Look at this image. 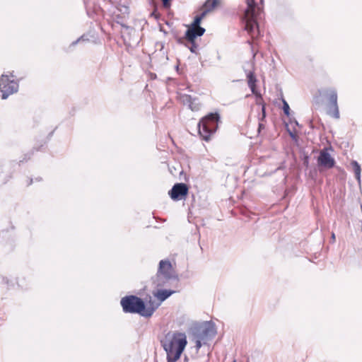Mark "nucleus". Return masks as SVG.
<instances>
[{"label":"nucleus","instance_id":"obj_22","mask_svg":"<svg viewBox=\"0 0 362 362\" xmlns=\"http://www.w3.org/2000/svg\"><path fill=\"white\" fill-rule=\"evenodd\" d=\"M283 102H284V106H283L284 112L285 115H288L289 110H290L289 105L285 100H283Z\"/></svg>","mask_w":362,"mask_h":362},{"label":"nucleus","instance_id":"obj_26","mask_svg":"<svg viewBox=\"0 0 362 362\" xmlns=\"http://www.w3.org/2000/svg\"><path fill=\"white\" fill-rule=\"evenodd\" d=\"M235 362V361H234Z\"/></svg>","mask_w":362,"mask_h":362},{"label":"nucleus","instance_id":"obj_14","mask_svg":"<svg viewBox=\"0 0 362 362\" xmlns=\"http://www.w3.org/2000/svg\"><path fill=\"white\" fill-rule=\"evenodd\" d=\"M247 79L248 86L251 89L252 93L253 94L256 95L257 94V91H256V82H257V79H256V77H255V74L252 72H250L247 75Z\"/></svg>","mask_w":362,"mask_h":362},{"label":"nucleus","instance_id":"obj_16","mask_svg":"<svg viewBox=\"0 0 362 362\" xmlns=\"http://www.w3.org/2000/svg\"><path fill=\"white\" fill-rule=\"evenodd\" d=\"M206 15L202 11H200V13L197 15L192 21V23L190 24V25L194 26V27H201L200 23H202V21L204 18V17Z\"/></svg>","mask_w":362,"mask_h":362},{"label":"nucleus","instance_id":"obj_15","mask_svg":"<svg viewBox=\"0 0 362 362\" xmlns=\"http://www.w3.org/2000/svg\"><path fill=\"white\" fill-rule=\"evenodd\" d=\"M175 291H168V290H158L156 293V296L158 299L162 302L167 299L170 296H171Z\"/></svg>","mask_w":362,"mask_h":362},{"label":"nucleus","instance_id":"obj_20","mask_svg":"<svg viewBox=\"0 0 362 362\" xmlns=\"http://www.w3.org/2000/svg\"><path fill=\"white\" fill-rule=\"evenodd\" d=\"M190 46H189V49L193 53H195L197 50L198 45H197L195 40L193 42H189Z\"/></svg>","mask_w":362,"mask_h":362},{"label":"nucleus","instance_id":"obj_21","mask_svg":"<svg viewBox=\"0 0 362 362\" xmlns=\"http://www.w3.org/2000/svg\"><path fill=\"white\" fill-rule=\"evenodd\" d=\"M173 0H161L163 6L165 8H170Z\"/></svg>","mask_w":362,"mask_h":362},{"label":"nucleus","instance_id":"obj_9","mask_svg":"<svg viewBox=\"0 0 362 362\" xmlns=\"http://www.w3.org/2000/svg\"><path fill=\"white\" fill-rule=\"evenodd\" d=\"M335 160L329 153L327 148H323L320 151L317 158V165L325 169H330L334 166Z\"/></svg>","mask_w":362,"mask_h":362},{"label":"nucleus","instance_id":"obj_18","mask_svg":"<svg viewBox=\"0 0 362 362\" xmlns=\"http://www.w3.org/2000/svg\"><path fill=\"white\" fill-rule=\"evenodd\" d=\"M352 165L354 167V170L356 175V178L360 182L361 179V166L356 161L352 162Z\"/></svg>","mask_w":362,"mask_h":362},{"label":"nucleus","instance_id":"obj_1","mask_svg":"<svg viewBox=\"0 0 362 362\" xmlns=\"http://www.w3.org/2000/svg\"><path fill=\"white\" fill-rule=\"evenodd\" d=\"M160 342L167 354L168 362H176L180 359L187 344V336L184 332L169 331L160 338Z\"/></svg>","mask_w":362,"mask_h":362},{"label":"nucleus","instance_id":"obj_3","mask_svg":"<svg viewBox=\"0 0 362 362\" xmlns=\"http://www.w3.org/2000/svg\"><path fill=\"white\" fill-rule=\"evenodd\" d=\"M219 119L218 113H209L199 121L198 129L202 139L206 141L211 139L218 129Z\"/></svg>","mask_w":362,"mask_h":362},{"label":"nucleus","instance_id":"obj_24","mask_svg":"<svg viewBox=\"0 0 362 362\" xmlns=\"http://www.w3.org/2000/svg\"><path fill=\"white\" fill-rule=\"evenodd\" d=\"M331 238H332V242L335 241L336 237H335V234L334 233H332Z\"/></svg>","mask_w":362,"mask_h":362},{"label":"nucleus","instance_id":"obj_8","mask_svg":"<svg viewBox=\"0 0 362 362\" xmlns=\"http://www.w3.org/2000/svg\"><path fill=\"white\" fill-rule=\"evenodd\" d=\"M175 276V270L171 262L168 259L160 260L157 272V277H163L166 280Z\"/></svg>","mask_w":362,"mask_h":362},{"label":"nucleus","instance_id":"obj_19","mask_svg":"<svg viewBox=\"0 0 362 362\" xmlns=\"http://www.w3.org/2000/svg\"><path fill=\"white\" fill-rule=\"evenodd\" d=\"M202 344H204L202 337L197 335V339L195 342V347L197 350H199L202 347Z\"/></svg>","mask_w":362,"mask_h":362},{"label":"nucleus","instance_id":"obj_2","mask_svg":"<svg viewBox=\"0 0 362 362\" xmlns=\"http://www.w3.org/2000/svg\"><path fill=\"white\" fill-rule=\"evenodd\" d=\"M120 303L124 313H138L146 317H151L158 306L151 300L145 304L140 298L132 295L123 297Z\"/></svg>","mask_w":362,"mask_h":362},{"label":"nucleus","instance_id":"obj_25","mask_svg":"<svg viewBox=\"0 0 362 362\" xmlns=\"http://www.w3.org/2000/svg\"><path fill=\"white\" fill-rule=\"evenodd\" d=\"M319 95H320L322 93V91L320 90H318Z\"/></svg>","mask_w":362,"mask_h":362},{"label":"nucleus","instance_id":"obj_17","mask_svg":"<svg viewBox=\"0 0 362 362\" xmlns=\"http://www.w3.org/2000/svg\"><path fill=\"white\" fill-rule=\"evenodd\" d=\"M265 117H266V111H265V105H263L262 107V117L260 118V121L259 122L258 127V132L259 133L262 129L265 128Z\"/></svg>","mask_w":362,"mask_h":362},{"label":"nucleus","instance_id":"obj_12","mask_svg":"<svg viewBox=\"0 0 362 362\" xmlns=\"http://www.w3.org/2000/svg\"><path fill=\"white\" fill-rule=\"evenodd\" d=\"M221 3V0H206L201 7L200 11H202L206 15H207L209 13L218 8Z\"/></svg>","mask_w":362,"mask_h":362},{"label":"nucleus","instance_id":"obj_23","mask_svg":"<svg viewBox=\"0 0 362 362\" xmlns=\"http://www.w3.org/2000/svg\"><path fill=\"white\" fill-rule=\"evenodd\" d=\"M320 97L318 95H316V96H314L313 98V100H314V103H316V104H319L320 103Z\"/></svg>","mask_w":362,"mask_h":362},{"label":"nucleus","instance_id":"obj_13","mask_svg":"<svg viewBox=\"0 0 362 362\" xmlns=\"http://www.w3.org/2000/svg\"><path fill=\"white\" fill-rule=\"evenodd\" d=\"M183 103L187 104L192 111H197L199 110L200 104L196 102V99L192 98L189 95H184L182 96Z\"/></svg>","mask_w":362,"mask_h":362},{"label":"nucleus","instance_id":"obj_6","mask_svg":"<svg viewBox=\"0 0 362 362\" xmlns=\"http://www.w3.org/2000/svg\"><path fill=\"white\" fill-rule=\"evenodd\" d=\"M327 100V112L334 118H339V112L337 104V92L335 88H329L325 90Z\"/></svg>","mask_w":362,"mask_h":362},{"label":"nucleus","instance_id":"obj_10","mask_svg":"<svg viewBox=\"0 0 362 362\" xmlns=\"http://www.w3.org/2000/svg\"><path fill=\"white\" fill-rule=\"evenodd\" d=\"M205 33V29L202 27H194L192 25H188L185 39L188 42H193L197 37L202 36Z\"/></svg>","mask_w":362,"mask_h":362},{"label":"nucleus","instance_id":"obj_7","mask_svg":"<svg viewBox=\"0 0 362 362\" xmlns=\"http://www.w3.org/2000/svg\"><path fill=\"white\" fill-rule=\"evenodd\" d=\"M189 193V187L185 183H176L168 192L170 197L174 201L185 199Z\"/></svg>","mask_w":362,"mask_h":362},{"label":"nucleus","instance_id":"obj_4","mask_svg":"<svg viewBox=\"0 0 362 362\" xmlns=\"http://www.w3.org/2000/svg\"><path fill=\"white\" fill-rule=\"evenodd\" d=\"M247 8L245 12V29L252 39H255L259 35V27L255 19L259 8L256 7L255 0H247Z\"/></svg>","mask_w":362,"mask_h":362},{"label":"nucleus","instance_id":"obj_5","mask_svg":"<svg viewBox=\"0 0 362 362\" xmlns=\"http://www.w3.org/2000/svg\"><path fill=\"white\" fill-rule=\"evenodd\" d=\"M18 89V83L15 80L13 74H2L0 77V90L2 93V98L6 99L10 95L16 93Z\"/></svg>","mask_w":362,"mask_h":362},{"label":"nucleus","instance_id":"obj_11","mask_svg":"<svg viewBox=\"0 0 362 362\" xmlns=\"http://www.w3.org/2000/svg\"><path fill=\"white\" fill-rule=\"evenodd\" d=\"M216 334V332L214 326L211 323H208L198 335L202 337L203 344H206L210 339L215 337Z\"/></svg>","mask_w":362,"mask_h":362}]
</instances>
